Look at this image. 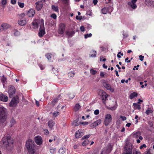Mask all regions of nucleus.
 <instances>
[{
    "label": "nucleus",
    "instance_id": "1a4fd4ad",
    "mask_svg": "<svg viewBox=\"0 0 154 154\" xmlns=\"http://www.w3.org/2000/svg\"><path fill=\"white\" fill-rule=\"evenodd\" d=\"M137 0H131V2L128 3V8H131L134 9H136L137 6L135 3Z\"/></svg>",
    "mask_w": 154,
    "mask_h": 154
},
{
    "label": "nucleus",
    "instance_id": "dca6fc26",
    "mask_svg": "<svg viewBox=\"0 0 154 154\" xmlns=\"http://www.w3.org/2000/svg\"><path fill=\"white\" fill-rule=\"evenodd\" d=\"M35 5L37 10L38 11H40L42 8L43 4L42 2L39 1L36 2Z\"/></svg>",
    "mask_w": 154,
    "mask_h": 154
},
{
    "label": "nucleus",
    "instance_id": "4be33fe9",
    "mask_svg": "<svg viewBox=\"0 0 154 154\" xmlns=\"http://www.w3.org/2000/svg\"><path fill=\"white\" fill-rule=\"evenodd\" d=\"M75 31H70L68 30L66 31V35H67L69 38L72 37L75 34Z\"/></svg>",
    "mask_w": 154,
    "mask_h": 154
},
{
    "label": "nucleus",
    "instance_id": "5fc2aeb1",
    "mask_svg": "<svg viewBox=\"0 0 154 154\" xmlns=\"http://www.w3.org/2000/svg\"><path fill=\"white\" fill-rule=\"evenodd\" d=\"M151 112V110L150 109H148L146 110L145 113L147 115H149Z\"/></svg>",
    "mask_w": 154,
    "mask_h": 154
},
{
    "label": "nucleus",
    "instance_id": "6ab92c4d",
    "mask_svg": "<svg viewBox=\"0 0 154 154\" xmlns=\"http://www.w3.org/2000/svg\"><path fill=\"white\" fill-rule=\"evenodd\" d=\"M101 121H102L101 119H98L92 123L91 125V127L93 128H94L97 126L101 123Z\"/></svg>",
    "mask_w": 154,
    "mask_h": 154
},
{
    "label": "nucleus",
    "instance_id": "f8f14e48",
    "mask_svg": "<svg viewBox=\"0 0 154 154\" xmlns=\"http://www.w3.org/2000/svg\"><path fill=\"white\" fill-rule=\"evenodd\" d=\"M112 146L110 144H109L106 148L103 150L102 151L104 152L106 154H108L112 150Z\"/></svg>",
    "mask_w": 154,
    "mask_h": 154
},
{
    "label": "nucleus",
    "instance_id": "13d9d810",
    "mask_svg": "<svg viewBox=\"0 0 154 154\" xmlns=\"http://www.w3.org/2000/svg\"><path fill=\"white\" fill-rule=\"evenodd\" d=\"M146 144H143L141 145L140 147V149H142L143 147L146 148Z\"/></svg>",
    "mask_w": 154,
    "mask_h": 154
},
{
    "label": "nucleus",
    "instance_id": "9d476101",
    "mask_svg": "<svg viewBox=\"0 0 154 154\" xmlns=\"http://www.w3.org/2000/svg\"><path fill=\"white\" fill-rule=\"evenodd\" d=\"M15 89L12 86H10L9 87L8 93L9 96L10 98H12L13 95L15 94Z\"/></svg>",
    "mask_w": 154,
    "mask_h": 154
},
{
    "label": "nucleus",
    "instance_id": "bf43d9fd",
    "mask_svg": "<svg viewBox=\"0 0 154 154\" xmlns=\"http://www.w3.org/2000/svg\"><path fill=\"white\" fill-rule=\"evenodd\" d=\"M63 2H64L65 4L66 5H68L69 3V0H63Z\"/></svg>",
    "mask_w": 154,
    "mask_h": 154
},
{
    "label": "nucleus",
    "instance_id": "f257e3e1",
    "mask_svg": "<svg viewBox=\"0 0 154 154\" xmlns=\"http://www.w3.org/2000/svg\"><path fill=\"white\" fill-rule=\"evenodd\" d=\"M3 143L4 146L8 149L9 147H11L13 146V139L9 136L5 137L2 139Z\"/></svg>",
    "mask_w": 154,
    "mask_h": 154
},
{
    "label": "nucleus",
    "instance_id": "412c9836",
    "mask_svg": "<svg viewBox=\"0 0 154 154\" xmlns=\"http://www.w3.org/2000/svg\"><path fill=\"white\" fill-rule=\"evenodd\" d=\"M1 27L2 29H0V31H2V30L7 29L9 28L10 26L7 23H3L1 25Z\"/></svg>",
    "mask_w": 154,
    "mask_h": 154
},
{
    "label": "nucleus",
    "instance_id": "0e129e2a",
    "mask_svg": "<svg viewBox=\"0 0 154 154\" xmlns=\"http://www.w3.org/2000/svg\"><path fill=\"white\" fill-rule=\"evenodd\" d=\"M128 57H127L125 59V62H126L127 63H129L131 61V60H128Z\"/></svg>",
    "mask_w": 154,
    "mask_h": 154
},
{
    "label": "nucleus",
    "instance_id": "72a5a7b5",
    "mask_svg": "<svg viewBox=\"0 0 154 154\" xmlns=\"http://www.w3.org/2000/svg\"><path fill=\"white\" fill-rule=\"evenodd\" d=\"M51 54L50 53H48L45 55V56L48 60L51 61Z\"/></svg>",
    "mask_w": 154,
    "mask_h": 154
},
{
    "label": "nucleus",
    "instance_id": "4c0bfd02",
    "mask_svg": "<svg viewBox=\"0 0 154 154\" xmlns=\"http://www.w3.org/2000/svg\"><path fill=\"white\" fill-rule=\"evenodd\" d=\"M90 72L91 73L92 75H95L97 72V71L96 70H94L93 69H91L90 70Z\"/></svg>",
    "mask_w": 154,
    "mask_h": 154
},
{
    "label": "nucleus",
    "instance_id": "bb28decb",
    "mask_svg": "<svg viewBox=\"0 0 154 154\" xmlns=\"http://www.w3.org/2000/svg\"><path fill=\"white\" fill-rule=\"evenodd\" d=\"M108 11V8H104L102 10V13L103 14H105L107 13Z\"/></svg>",
    "mask_w": 154,
    "mask_h": 154
},
{
    "label": "nucleus",
    "instance_id": "e2e57ef3",
    "mask_svg": "<svg viewBox=\"0 0 154 154\" xmlns=\"http://www.w3.org/2000/svg\"><path fill=\"white\" fill-rule=\"evenodd\" d=\"M39 67H40L41 69L42 70H43L45 68V67L43 65H40Z\"/></svg>",
    "mask_w": 154,
    "mask_h": 154
},
{
    "label": "nucleus",
    "instance_id": "09e8293b",
    "mask_svg": "<svg viewBox=\"0 0 154 154\" xmlns=\"http://www.w3.org/2000/svg\"><path fill=\"white\" fill-rule=\"evenodd\" d=\"M79 124H80L83 125H87L88 124V122H79Z\"/></svg>",
    "mask_w": 154,
    "mask_h": 154
},
{
    "label": "nucleus",
    "instance_id": "393cba45",
    "mask_svg": "<svg viewBox=\"0 0 154 154\" xmlns=\"http://www.w3.org/2000/svg\"><path fill=\"white\" fill-rule=\"evenodd\" d=\"M133 106H134L135 109H141L140 105L137 103H133Z\"/></svg>",
    "mask_w": 154,
    "mask_h": 154
},
{
    "label": "nucleus",
    "instance_id": "b1692460",
    "mask_svg": "<svg viewBox=\"0 0 154 154\" xmlns=\"http://www.w3.org/2000/svg\"><path fill=\"white\" fill-rule=\"evenodd\" d=\"M138 94L136 92H134L131 93L130 96V98L131 99H133V98L137 96Z\"/></svg>",
    "mask_w": 154,
    "mask_h": 154
},
{
    "label": "nucleus",
    "instance_id": "6e6552de",
    "mask_svg": "<svg viewBox=\"0 0 154 154\" xmlns=\"http://www.w3.org/2000/svg\"><path fill=\"white\" fill-rule=\"evenodd\" d=\"M19 102V98L16 95L12 99L11 102L10 103V105L12 106H16Z\"/></svg>",
    "mask_w": 154,
    "mask_h": 154
},
{
    "label": "nucleus",
    "instance_id": "680f3d73",
    "mask_svg": "<svg viewBox=\"0 0 154 154\" xmlns=\"http://www.w3.org/2000/svg\"><path fill=\"white\" fill-rule=\"evenodd\" d=\"M116 107L115 106H114L113 107H110V109L111 110H115L116 109Z\"/></svg>",
    "mask_w": 154,
    "mask_h": 154
},
{
    "label": "nucleus",
    "instance_id": "c03bdc74",
    "mask_svg": "<svg viewBox=\"0 0 154 154\" xmlns=\"http://www.w3.org/2000/svg\"><path fill=\"white\" fill-rule=\"evenodd\" d=\"M14 35L16 36H18L20 34V32L16 30L14 33Z\"/></svg>",
    "mask_w": 154,
    "mask_h": 154
},
{
    "label": "nucleus",
    "instance_id": "423d86ee",
    "mask_svg": "<svg viewBox=\"0 0 154 154\" xmlns=\"http://www.w3.org/2000/svg\"><path fill=\"white\" fill-rule=\"evenodd\" d=\"M112 118L111 116L109 114L106 115L104 120V124L106 126L108 125L111 122Z\"/></svg>",
    "mask_w": 154,
    "mask_h": 154
},
{
    "label": "nucleus",
    "instance_id": "20e7f679",
    "mask_svg": "<svg viewBox=\"0 0 154 154\" xmlns=\"http://www.w3.org/2000/svg\"><path fill=\"white\" fill-rule=\"evenodd\" d=\"M133 145L129 142H127L125 145L123 154H132Z\"/></svg>",
    "mask_w": 154,
    "mask_h": 154
},
{
    "label": "nucleus",
    "instance_id": "f704fd0d",
    "mask_svg": "<svg viewBox=\"0 0 154 154\" xmlns=\"http://www.w3.org/2000/svg\"><path fill=\"white\" fill-rule=\"evenodd\" d=\"M141 133L140 131H138L134 134V136L136 138H138L141 135Z\"/></svg>",
    "mask_w": 154,
    "mask_h": 154
},
{
    "label": "nucleus",
    "instance_id": "c9c22d12",
    "mask_svg": "<svg viewBox=\"0 0 154 154\" xmlns=\"http://www.w3.org/2000/svg\"><path fill=\"white\" fill-rule=\"evenodd\" d=\"M75 96V95L73 93H69V98L72 99Z\"/></svg>",
    "mask_w": 154,
    "mask_h": 154
},
{
    "label": "nucleus",
    "instance_id": "8fccbe9b",
    "mask_svg": "<svg viewBox=\"0 0 154 154\" xmlns=\"http://www.w3.org/2000/svg\"><path fill=\"white\" fill-rule=\"evenodd\" d=\"M120 118L123 121L125 120L126 119V118L125 116H120Z\"/></svg>",
    "mask_w": 154,
    "mask_h": 154
},
{
    "label": "nucleus",
    "instance_id": "f03ea898",
    "mask_svg": "<svg viewBox=\"0 0 154 154\" xmlns=\"http://www.w3.org/2000/svg\"><path fill=\"white\" fill-rule=\"evenodd\" d=\"M26 146L28 152L29 154H35L34 149V142L31 139L28 140L26 142Z\"/></svg>",
    "mask_w": 154,
    "mask_h": 154
},
{
    "label": "nucleus",
    "instance_id": "0eeeda50",
    "mask_svg": "<svg viewBox=\"0 0 154 154\" xmlns=\"http://www.w3.org/2000/svg\"><path fill=\"white\" fill-rule=\"evenodd\" d=\"M99 94L101 96L103 102L105 103V101L107 100L108 95L103 90H100Z\"/></svg>",
    "mask_w": 154,
    "mask_h": 154
},
{
    "label": "nucleus",
    "instance_id": "864d4df0",
    "mask_svg": "<svg viewBox=\"0 0 154 154\" xmlns=\"http://www.w3.org/2000/svg\"><path fill=\"white\" fill-rule=\"evenodd\" d=\"M144 56L142 55H140L139 56L140 58V60L141 61L143 60Z\"/></svg>",
    "mask_w": 154,
    "mask_h": 154
},
{
    "label": "nucleus",
    "instance_id": "e433bc0d",
    "mask_svg": "<svg viewBox=\"0 0 154 154\" xmlns=\"http://www.w3.org/2000/svg\"><path fill=\"white\" fill-rule=\"evenodd\" d=\"M92 54L90 56V57H96L97 54L96 51H92Z\"/></svg>",
    "mask_w": 154,
    "mask_h": 154
},
{
    "label": "nucleus",
    "instance_id": "a211bd4d",
    "mask_svg": "<svg viewBox=\"0 0 154 154\" xmlns=\"http://www.w3.org/2000/svg\"><path fill=\"white\" fill-rule=\"evenodd\" d=\"M8 97L2 94H0V100L4 102H6L8 100Z\"/></svg>",
    "mask_w": 154,
    "mask_h": 154
},
{
    "label": "nucleus",
    "instance_id": "c85d7f7f",
    "mask_svg": "<svg viewBox=\"0 0 154 154\" xmlns=\"http://www.w3.org/2000/svg\"><path fill=\"white\" fill-rule=\"evenodd\" d=\"M16 123V122L15 119H12L10 122V126L11 127H12L14 124Z\"/></svg>",
    "mask_w": 154,
    "mask_h": 154
},
{
    "label": "nucleus",
    "instance_id": "a878e982",
    "mask_svg": "<svg viewBox=\"0 0 154 154\" xmlns=\"http://www.w3.org/2000/svg\"><path fill=\"white\" fill-rule=\"evenodd\" d=\"M81 108V106L79 104H76L75 106L74 109L75 111H77Z\"/></svg>",
    "mask_w": 154,
    "mask_h": 154
},
{
    "label": "nucleus",
    "instance_id": "052dcab7",
    "mask_svg": "<svg viewBox=\"0 0 154 154\" xmlns=\"http://www.w3.org/2000/svg\"><path fill=\"white\" fill-rule=\"evenodd\" d=\"M11 2L12 4L14 5L16 3V0H11Z\"/></svg>",
    "mask_w": 154,
    "mask_h": 154
},
{
    "label": "nucleus",
    "instance_id": "37998d69",
    "mask_svg": "<svg viewBox=\"0 0 154 154\" xmlns=\"http://www.w3.org/2000/svg\"><path fill=\"white\" fill-rule=\"evenodd\" d=\"M59 152L60 154H63L64 153V150L63 149H60L59 151Z\"/></svg>",
    "mask_w": 154,
    "mask_h": 154
},
{
    "label": "nucleus",
    "instance_id": "5701e85b",
    "mask_svg": "<svg viewBox=\"0 0 154 154\" xmlns=\"http://www.w3.org/2000/svg\"><path fill=\"white\" fill-rule=\"evenodd\" d=\"M18 24L21 26L25 25L26 24V21L25 20H20L18 21Z\"/></svg>",
    "mask_w": 154,
    "mask_h": 154
},
{
    "label": "nucleus",
    "instance_id": "ea45409f",
    "mask_svg": "<svg viewBox=\"0 0 154 154\" xmlns=\"http://www.w3.org/2000/svg\"><path fill=\"white\" fill-rule=\"evenodd\" d=\"M133 154H141V153L139 150H134L133 151Z\"/></svg>",
    "mask_w": 154,
    "mask_h": 154
},
{
    "label": "nucleus",
    "instance_id": "69168bd1",
    "mask_svg": "<svg viewBox=\"0 0 154 154\" xmlns=\"http://www.w3.org/2000/svg\"><path fill=\"white\" fill-rule=\"evenodd\" d=\"M150 153V151L149 150H147L144 153V154H149Z\"/></svg>",
    "mask_w": 154,
    "mask_h": 154
},
{
    "label": "nucleus",
    "instance_id": "338daca9",
    "mask_svg": "<svg viewBox=\"0 0 154 154\" xmlns=\"http://www.w3.org/2000/svg\"><path fill=\"white\" fill-rule=\"evenodd\" d=\"M97 0H94L93 1L94 4V5H96L97 3Z\"/></svg>",
    "mask_w": 154,
    "mask_h": 154
},
{
    "label": "nucleus",
    "instance_id": "774afa93",
    "mask_svg": "<svg viewBox=\"0 0 154 154\" xmlns=\"http://www.w3.org/2000/svg\"><path fill=\"white\" fill-rule=\"evenodd\" d=\"M20 16L22 17H23L25 16V14L23 13H22L20 14Z\"/></svg>",
    "mask_w": 154,
    "mask_h": 154
},
{
    "label": "nucleus",
    "instance_id": "a18cd8bd",
    "mask_svg": "<svg viewBox=\"0 0 154 154\" xmlns=\"http://www.w3.org/2000/svg\"><path fill=\"white\" fill-rule=\"evenodd\" d=\"M90 134H88V135H85L82 137V140H83V139H85L88 138L90 137Z\"/></svg>",
    "mask_w": 154,
    "mask_h": 154
},
{
    "label": "nucleus",
    "instance_id": "4468645a",
    "mask_svg": "<svg viewBox=\"0 0 154 154\" xmlns=\"http://www.w3.org/2000/svg\"><path fill=\"white\" fill-rule=\"evenodd\" d=\"M35 141L36 144L38 145H40L42 143V140L41 137L39 136H37L35 137Z\"/></svg>",
    "mask_w": 154,
    "mask_h": 154
},
{
    "label": "nucleus",
    "instance_id": "6e6d98bb",
    "mask_svg": "<svg viewBox=\"0 0 154 154\" xmlns=\"http://www.w3.org/2000/svg\"><path fill=\"white\" fill-rule=\"evenodd\" d=\"M80 29L81 31L84 32L85 31V27L83 26H81L80 27Z\"/></svg>",
    "mask_w": 154,
    "mask_h": 154
},
{
    "label": "nucleus",
    "instance_id": "473e14b6",
    "mask_svg": "<svg viewBox=\"0 0 154 154\" xmlns=\"http://www.w3.org/2000/svg\"><path fill=\"white\" fill-rule=\"evenodd\" d=\"M60 95H59V96L58 97H57L56 98H55L53 100V101L52 102V104L54 105L56 104V103H57V101H58V97L59 98V97H60Z\"/></svg>",
    "mask_w": 154,
    "mask_h": 154
},
{
    "label": "nucleus",
    "instance_id": "aec40b11",
    "mask_svg": "<svg viewBox=\"0 0 154 154\" xmlns=\"http://www.w3.org/2000/svg\"><path fill=\"white\" fill-rule=\"evenodd\" d=\"M35 12V10L34 9H31L28 11L27 15L29 17H32L33 16Z\"/></svg>",
    "mask_w": 154,
    "mask_h": 154
},
{
    "label": "nucleus",
    "instance_id": "f3484780",
    "mask_svg": "<svg viewBox=\"0 0 154 154\" xmlns=\"http://www.w3.org/2000/svg\"><path fill=\"white\" fill-rule=\"evenodd\" d=\"M83 135V132L81 130H78L75 134V137L77 138L81 137Z\"/></svg>",
    "mask_w": 154,
    "mask_h": 154
},
{
    "label": "nucleus",
    "instance_id": "de8ad7c7",
    "mask_svg": "<svg viewBox=\"0 0 154 154\" xmlns=\"http://www.w3.org/2000/svg\"><path fill=\"white\" fill-rule=\"evenodd\" d=\"M51 17L54 19H56L57 18V15L55 14H52Z\"/></svg>",
    "mask_w": 154,
    "mask_h": 154
},
{
    "label": "nucleus",
    "instance_id": "7c9ffc66",
    "mask_svg": "<svg viewBox=\"0 0 154 154\" xmlns=\"http://www.w3.org/2000/svg\"><path fill=\"white\" fill-rule=\"evenodd\" d=\"M7 3V0H2L1 2V6L5 8V5Z\"/></svg>",
    "mask_w": 154,
    "mask_h": 154
},
{
    "label": "nucleus",
    "instance_id": "c756f323",
    "mask_svg": "<svg viewBox=\"0 0 154 154\" xmlns=\"http://www.w3.org/2000/svg\"><path fill=\"white\" fill-rule=\"evenodd\" d=\"M89 143V141L87 139L85 140L82 143V145L83 146H86Z\"/></svg>",
    "mask_w": 154,
    "mask_h": 154
},
{
    "label": "nucleus",
    "instance_id": "2eb2a0df",
    "mask_svg": "<svg viewBox=\"0 0 154 154\" xmlns=\"http://www.w3.org/2000/svg\"><path fill=\"white\" fill-rule=\"evenodd\" d=\"M40 20H36L33 21L32 23V25L33 26L34 29L38 28V25L40 24L41 25V23L40 21Z\"/></svg>",
    "mask_w": 154,
    "mask_h": 154
},
{
    "label": "nucleus",
    "instance_id": "3c124183",
    "mask_svg": "<svg viewBox=\"0 0 154 154\" xmlns=\"http://www.w3.org/2000/svg\"><path fill=\"white\" fill-rule=\"evenodd\" d=\"M94 113V114H95V115H97L99 114V110L97 109V110H95Z\"/></svg>",
    "mask_w": 154,
    "mask_h": 154
},
{
    "label": "nucleus",
    "instance_id": "49530a36",
    "mask_svg": "<svg viewBox=\"0 0 154 154\" xmlns=\"http://www.w3.org/2000/svg\"><path fill=\"white\" fill-rule=\"evenodd\" d=\"M76 19L78 20H81L82 19V16H78L77 15L75 17Z\"/></svg>",
    "mask_w": 154,
    "mask_h": 154
},
{
    "label": "nucleus",
    "instance_id": "a19ab883",
    "mask_svg": "<svg viewBox=\"0 0 154 154\" xmlns=\"http://www.w3.org/2000/svg\"><path fill=\"white\" fill-rule=\"evenodd\" d=\"M18 4L19 6L21 8H23L24 6V4L23 3L18 2Z\"/></svg>",
    "mask_w": 154,
    "mask_h": 154
},
{
    "label": "nucleus",
    "instance_id": "39448f33",
    "mask_svg": "<svg viewBox=\"0 0 154 154\" xmlns=\"http://www.w3.org/2000/svg\"><path fill=\"white\" fill-rule=\"evenodd\" d=\"M41 25L39 29V32L38 35L40 37L42 36L45 34V30L44 27V20L42 19H41Z\"/></svg>",
    "mask_w": 154,
    "mask_h": 154
},
{
    "label": "nucleus",
    "instance_id": "79ce46f5",
    "mask_svg": "<svg viewBox=\"0 0 154 154\" xmlns=\"http://www.w3.org/2000/svg\"><path fill=\"white\" fill-rule=\"evenodd\" d=\"M92 36V34L91 33L87 34L85 35V38H86L88 37H91Z\"/></svg>",
    "mask_w": 154,
    "mask_h": 154
},
{
    "label": "nucleus",
    "instance_id": "2f4dec72",
    "mask_svg": "<svg viewBox=\"0 0 154 154\" xmlns=\"http://www.w3.org/2000/svg\"><path fill=\"white\" fill-rule=\"evenodd\" d=\"M51 8L53 10L56 12H58L59 11L58 7V6H55L54 5H52Z\"/></svg>",
    "mask_w": 154,
    "mask_h": 154
},
{
    "label": "nucleus",
    "instance_id": "7ed1b4c3",
    "mask_svg": "<svg viewBox=\"0 0 154 154\" xmlns=\"http://www.w3.org/2000/svg\"><path fill=\"white\" fill-rule=\"evenodd\" d=\"M7 117V112L6 108L0 106V123H3Z\"/></svg>",
    "mask_w": 154,
    "mask_h": 154
},
{
    "label": "nucleus",
    "instance_id": "58836bf2",
    "mask_svg": "<svg viewBox=\"0 0 154 154\" xmlns=\"http://www.w3.org/2000/svg\"><path fill=\"white\" fill-rule=\"evenodd\" d=\"M75 73L73 72H69L68 73V75L69 77H73L74 76Z\"/></svg>",
    "mask_w": 154,
    "mask_h": 154
},
{
    "label": "nucleus",
    "instance_id": "4d7b16f0",
    "mask_svg": "<svg viewBox=\"0 0 154 154\" xmlns=\"http://www.w3.org/2000/svg\"><path fill=\"white\" fill-rule=\"evenodd\" d=\"M55 151V149H50V152L51 153H54Z\"/></svg>",
    "mask_w": 154,
    "mask_h": 154
},
{
    "label": "nucleus",
    "instance_id": "cd10ccee",
    "mask_svg": "<svg viewBox=\"0 0 154 154\" xmlns=\"http://www.w3.org/2000/svg\"><path fill=\"white\" fill-rule=\"evenodd\" d=\"M54 123L52 121H49L48 122V125L50 128H52L53 127Z\"/></svg>",
    "mask_w": 154,
    "mask_h": 154
},
{
    "label": "nucleus",
    "instance_id": "9b49d317",
    "mask_svg": "<svg viewBox=\"0 0 154 154\" xmlns=\"http://www.w3.org/2000/svg\"><path fill=\"white\" fill-rule=\"evenodd\" d=\"M65 28V25L64 23H60L59 25V27L58 31V33L60 34H63L64 32Z\"/></svg>",
    "mask_w": 154,
    "mask_h": 154
},
{
    "label": "nucleus",
    "instance_id": "ddd939ff",
    "mask_svg": "<svg viewBox=\"0 0 154 154\" xmlns=\"http://www.w3.org/2000/svg\"><path fill=\"white\" fill-rule=\"evenodd\" d=\"M103 85L104 87H105L107 89L109 90L111 92H112L114 91V88L112 87L109 84L107 83L106 82H103Z\"/></svg>",
    "mask_w": 154,
    "mask_h": 154
},
{
    "label": "nucleus",
    "instance_id": "603ef678",
    "mask_svg": "<svg viewBox=\"0 0 154 154\" xmlns=\"http://www.w3.org/2000/svg\"><path fill=\"white\" fill-rule=\"evenodd\" d=\"M59 114V112H54L53 113V115L55 117L57 116Z\"/></svg>",
    "mask_w": 154,
    "mask_h": 154
}]
</instances>
